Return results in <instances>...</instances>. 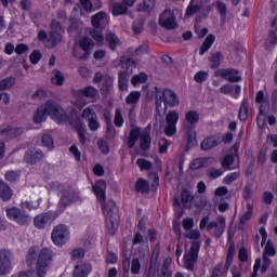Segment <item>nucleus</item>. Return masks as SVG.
<instances>
[{
  "label": "nucleus",
  "mask_w": 277,
  "mask_h": 277,
  "mask_svg": "<svg viewBox=\"0 0 277 277\" xmlns=\"http://www.w3.org/2000/svg\"><path fill=\"white\" fill-rule=\"evenodd\" d=\"M107 186L105 181L101 180L93 186V192L98 200L102 202L103 213L106 220V228L108 234L111 236L118 233V222L120 220V214H118V207L115 201H108L105 203V190Z\"/></svg>",
  "instance_id": "1"
},
{
  "label": "nucleus",
  "mask_w": 277,
  "mask_h": 277,
  "mask_svg": "<svg viewBox=\"0 0 277 277\" xmlns=\"http://www.w3.org/2000/svg\"><path fill=\"white\" fill-rule=\"evenodd\" d=\"M53 256L55 254L49 248H43L40 250L38 246L30 247L26 253V265L28 267H35L38 277L47 276L49 272V265L53 263Z\"/></svg>",
  "instance_id": "2"
},
{
  "label": "nucleus",
  "mask_w": 277,
  "mask_h": 277,
  "mask_svg": "<svg viewBox=\"0 0 277 277\" xmlns=\"http://www.w3.org/2000/svg\"><path fill=\"white\" fill-rule=\"evenodd\" d=\"M200 230L207 229V233L215 239H220L226 230V217L219 215L215 221L209 222V216H203L199 224Z\"/></svg>",
  "instance_id": "3"
},
{
  "label": "nucleus",
  "mask_w": 277,
  "mask_h": 277,
  "mask_svg": "<svg viewBox=\"0 0 277 277\" xmlns=\"http://www.w3.org/2000/svg\"><path fill=\"white\" fill-rule=\"evenodd\" d=\"M121 66L126 71H120L118 75L119 90L127 92L129 90V79L133 74V69L137 67L133 58H122Z\"/></svg>",
  "instance_id": "4"
},
{
  "label": "nucleus",
  "mask_w": 277,
  "mask_h": 277,
  "mask_svg": "<svg viewBox=\"0 0 277 277\" xmlns=\"http://www.w3.org/2000/svg\"><path fill=\"white\" fill-rule=\"evenodd\" d=\"M181 16H183V12L177 8L173 10L167 9L160 13L158 23L160 27H163L164 29H176V27H179L176 18H181Z\"/></svg>",
  "instance_id": "5"
},
{
  "label": "nucleus",
  "mask_w": 277,
  "mask_h": 277,
  "mask_svg": "<svg viewBox=\"0 0 277 277\" xmlns=\"http://www.w3.org/2000/svg\"><path fill=\"white\" fill-rule=\"evenodd\" d=\"M42 108L45 114H48V116H52L53 120L58 122V124H62V122H68V115L66 114V110L56 102L48 101L45 105H42Z\"/></svg>",
  "instance_id": "6"
},
{
  "label": "nucleus",
  "mask_w": 277,
  "mask_h": 277,
  "mask_svg": "<svg viewBox=\"0 0 277 277\" xmlns=\"http://www.w3.org/2000/svg\"><path fill=\"white\" fill-rule=\"evenodd\" d=\"M156 98H159L156 101L157 107L161 106V103H164L166 107H176L181 104L176 93L170 89H164L163 92H161L156 88Z\"/></svg>",
  "instance_id": "7"
},
{
  "label": "nucleus",
  "mask_w": 277,
  "mask_h": 277,
  "mask_svg": "<svg viewBox=\"0 0 277 277\" xmlns=\"http://www.w3.org/2000/svg\"><path fill=\"white\" fill-rule=\"evenodd\" d=\"M6 215L9 220H13V222H16L19 226H27V224L31 223V216L29 213L17 207L8 208Z\"/></svg>",
  "instance_id": "8"
},
{
  "label": "nucleus",
  "mask_w": 277,
  "mask_h": 277,
  "mask_svg": "<svg viewBox=\"0 0 277 277\" xmlns=\"http://www.w3.org/2000/svg\"><path fill=\"white\" fill-rule=\"evenodd\" d=\"M200 252V241L195 240L192 243L189 253L184 255V267L188 272H194V265L198 262V254Z\"/></svg>",
  "instance_id": "9"
},
{
  "label": "nucleus",
  "mask_w": 277,
  "mask_h": 277,
  "mask_svg": "<svg viewBox=\"0 0 277 277\" xmlns=\"http://www.w3.org/2000/svg\"><path fill=\"white\" fill-rule=\"evenodd\" d=\"M61 199L58 201L60 211H66L67 207H70L72 202L79 200V194L71 188H64L60 192Z\"/></svg>",
  "instance_id": "10"
},
{
  "label": "nucleus",
  "mask_w": 277,
  "mask_h": 277,
  "mask_svg": "<svg viewBox=\"0 0 277 277\" xmlns=\"http://www.w3.org/2000/svg\"><path fill=\"white\" fill-rule=\"evenodd\" d=\"M234 256H235V245H230L227 251L225 264L219 263L212 272V277H220V276H224V274H227L230 265H233Z\"/></svg>",
  "instance_id": "11"
},
{
  "label": "nucleus",
  "mask_w": 277,
  "mask_h": 277,
  "mask_svg": "<svg viewBox=\"0 0 277 277\" xmlns=\"http://www.w3.org/2000/svg\"><path fill=\"white\" fill-rule=\"evenodd\" d=\"M179 123V113L176 110H170L166 116V126L163 133L167 137H174L176 133V124Z\"/></svg>",
  "instance_id": "12"
},
{
  "label": "nucleus",
  "mask_w": 277,
  "mask_h": 277,
  "mask_svg": "<svg viewBox=\"0 0 277 277\" xmlns=\"http://www.w3.org/2000/svg\"><path fill=\"white\" fill-rule=\"evenodd\" d=\"M70 233L68 232V227L66 225H57L52 230V241L55 246H64L66 241H68Z\"/></svg>",
  "instance_id": "13"
},
{
  "label": "nucleus",
  "mask_w": 277,
  "mask_h": 277,
  "mask_svg": "<svg viewBox=\"0 0 277 277\" xmlns=\"http://www.w3.org/2000/svg\"><path fill=\"white\" fill-rule=\"evenodd\" d=\"M12 269V251L6 249L0 250V276H5L10 274Z\"/></svg>",
  "instance_id": "14"
},
{
  "label": "nucleus",
  "mask_w": 277,
  "mask_h": 277,
  "mask_svg": "<svg viewBox=\"0 0 277 277\" xmlns=\"http://www.w3.org/2000/svg\"><path fill=\"white\" fill-rule=\"evenodd\" d=\"M194 194L189 189H182L181 200L179 198H174L173 207H181L183 205L184 209H192V205L194 202Z\"/></svg>",
  "instance_id": "15"
},
{
  "label": "nucleus",
  "mask_w": 277,
  "mask_h": 277,
  "mask_svg": "<svg viewBox=\"0 0 277 277\" xmlns=\"http://www.w3.org/2000/svg\"><path fill=\"white\" fill-rule=\"evenodd\" d=\"M215 77H223L229 83H239L241 81V76H239V70L234 68L219 69L215 71Z\"/></svg>",
  "instance_id": "16"
},
{
  "label": "nucleus",
  "mask_w": 277,
  "mask_h": 277,
  "mask_svg": "<svg viewBox=\"0 0 277 277\" xmlns=\"http://www.w3.org/2000/svg\"><path fill=\"white\" fill-rule=\"evenodd\" d=\"M43 159L44 151L42 149L30 148L24 155V161L29 163V166H36V163H40Z\"/></svg>",
  "instance_id": "17"
},
{
  "label": "nucleus",
  "mask_w": 277,
  "mask_h": 277,
  "mask_svg": "<svg viewBox=\"0 0 277 277\" xmlns=\"http://www.w3.org/2000/svg\"><path fill=\"white\" fill-rule=\"evenodd\" d=\"M51 222H53V213L51 212H43L34 217V226L39 230L47 228V224H51Z\"/></svg>",
  "instance_id": "18"
},
{
  "label": "nucleus",
  "mask_w": 277,
  "mask_h": 277,
  "mask_svg": "<svg viewBox=\"0 0 277 277\" xmlns=\"http://www.w3.org/2000/svg\"><path fill=\"white\" fill-rule=\"evenodd\" d=\"M220 92L222 94L229 95L235 98H239V94H241V85L239 84L233 85L230 83H226L220 88Z\"/></svg>",
  "instance_id": "19"
},
{
  "label": "nucleus",
  "mask_w": 277,
  "mask_h": 277,
  "mask_svg": "<svg viewBox=\"0 0 277 277\" xmlns=\"http://www.w3.org/2000/svg\"><path fill=\"white\" fill-rule=\"evenodd\" d=\"M92 272V265L88 263L78 264L75 266L72 277H88Z\"/></svg>",
  "instance_id": "20"
},
{
  "label": "nucleus",
  "mask_w": 277,
  "mask_h": 277,
  "mask_svg": "<svg viewBox=\"0 0 277 277\" xmlns=\"http://www.w3.org/2000/svg\"><path fill=\"white\" fill-rule=\"evenodd\" d=\"M12 196H14V192L10 188L8 183L0 180V198L3 202H9L12 200Z\"/></svg>",
  "instance_id": "21"
},
{
  "label": "nucleus",
  "mask_w": 277,
  "mask_h": 277,
  "mask_svg": "<svg viewBox=\"0 0 277 277\" xmlns=\"http://www.w3.org/2000/svg\"><path fill=\"white\" fill-rule=\"evenodd\" d=\"M111 8H113L111 9L113 16H122L129 10V5L126 4L124 0L121 2L113 1Z\"/></svg>",
  "instance_id": "22"
},
{
  "label": "nucleus",
  "mask_w": 277,
  "mask_h": 277,
  "mask_svg": "<svg viewBox=\"0 0 277 277\" xmlns=\"http://www.w3.org/2000/svg\"><path fill=\"white\" fill-rule=\"evenodd\" d=\"M105 18H107V13H105L104 11L94 14L93 16H91L92 26L95 29H103V23H105Z\"/></svg>",
  "instance_id": "23"
},
{
  "label": "nucleus",
  "mask_w": 277,
  "mask_h": 277,
  "mask_svg": "<svg viewBox=\"0 0 277 277\" xmlns=\"http://www.w3.org/2000/svg\"><path fill=\"white\" fill-rule=\"evenodd\" d=\"M24 131L25 130L23 128H12L9 126L1 130L0 133L1 135H6V137L14 138L23 135Z\"/></svg>",
  "instance_id": "24"
},
{
  "label": "nucleus",
  "mask_w": 277,
  "mask_h": 277,
  "mask_svg": "<svg viewBox=\"0 0 277 277\" xmlns=\"http://www.w3.org/2000/svg\"><path fill=\"white\" fill-rule=\"evenodd\" d=\"M215 146H220V141L214 136L203 138L200 144L201 150H211V148H215Z\"/></svg>",
  "instance_id": "25"
},
{
  "label": "nucleus",
  "mask_w": 277,
  "mask_h": 277,
  "mask_svg": "<svg viewBox=\"0 0 277 277\" xmlns=\"http://www.w3.org/2000/svg\"><path fill=\"white\" fill-rule=\"evenodd\" d=\"M248 109H250V102L248 101V97H245L240 104L238 118L242 122H246L248 120Z\"/></svg>",
  "instance_id": "26"
},
{
  "label": "nucleus",
  "mask_w": 277,
  "mask_h": 277,
  "mask_svg": "<svg viewBox=\"0 0 277 277\" xmlns=\"http://www.w3.org/2000/svg\"><path fill=\"white\" fill-rule=\"evenodd\" d=\"M106 42L110 51H116V49H118V47L120 45V39L117 37L116 34L111 31H108L106 34Z\"/></svg>",
  "instance_id": "27"
},
{
  "label": "nucleus",
  "mask_w": 277,
  "mask_h": 277,
  "mask_svg": "<svg viewBox=\"0 0 277 277\" xmlns=\"http://www.w3.org/2000/svg\"><path fill=\"white\" fill-rule=\"evenodd\" d=\"M60 42H62V32L51 31L50 38L48 39V42H47L48 49H55V47H57Z\"/></svg>",
  "instance_id": "28"
},
{
  "label": "nucleus",
  "mask_w": 277,
  "mask_h": 277,
  "mask_svg": "<svg viewBox=\"0 0 277 277\" xmlns=\"http://www.w3.org/2000/svg\"><path fill=\"white\" fill-rule=\"evenodd\" d=\"M16 85V78L10 76L0 80V92L12 90Z\"/></svg>",
  "instance_id": "29"
},
{
  "label": "nucleus",
  "mask_w": 277,
  "mask_h": 277,
  "mask_svg": "<svg viewBox=\"0 0 277 277\" xmlns=\"http://www.w3.org/2000/svg\"><path fill=\"white\" fill-rule=\"evenodd\" d=\"M214 42H215V35H213V34L208 35L207 38L205 39L203 43L200 47L199 55H203L205 53H207V51H209V49H211V47H213Z\"/></svg>",
  "instance_id": "30"
},
{
  "label": "nucleus",
  "mask_w": 277,
  "mask_h": 277,
  "mask_svg": "<svg viewBox=\"0 0 277 277\" xmlns=\"http://www.w3.org/2000/svg\"><path fill=\"white\" fill-rule=\"evenodd\" d=\"M134 189L138 194H148V192L150 190V185L146 180L138 179L135 183Z\"/></svg>",
  "instance_id": "31"
},
{
  "label": "nucleus",
  "mask_w": 277,
  "mask_h": 277,
  "mask_svg": "<svg viewBox=\"0 0 277 277\" xmlns=\"http://www.w3.org/2000/svg\"><path fill=\"white\" fill-rule=\"evenodd\" d=\"M140 144L142 150H148V148H150L151 138L150 133L148 131H144L141 133Z\"/></svg>",
  "instance_id": "32"
},
{
  "label": "nucleus",
  "mask_w": 277,
  "mask_h": 277,
  "mask_svg": "<svg viewBox=\"0 0 277 277\" xmlns=\"http://www.w3.org/2000/svg\"><path fill=\"white\" fill-rule=\"evenodd\" d=\"M185 120L188 122V124H190V127H194L200 121V114H198L196 110H189L185 115Z\"/></svg>",
  "instance_id": "33"
},
{
  "label": "nucleus",
  "mask_w": 277,
  "mask_h": 277,
  "mask_svg": "<svg viewBox=\"0 0 277 277\" xmlns=\"http://www.w3.org/2000/svg\"><path fill=\"white\" fill-rule=\"evenodd\" d=\"M64 74H62V71L54 69L52 71V78H51V82L53 83V85H64Z\"/></svg>",
  "instance_id": "34"
},
{
  "label": "nucleus",
  "mask_w": 277,
  "mask_h": 277,
  "mask_svg": "<svg viewBox=\"0 0 277 277\" xmlns=\"http://www.w3.org/2000/svg\"><path fill=\"white\" fill-rule=\"evenodd\" d=\"M78 47H80V49L84 53H90V51H92V49H94V41H92V39H90V38H83L82 40H80Z\"/></svg>",
  "instance_id": "35"
},
{
  "label": "nucleus",
  "mask_w": 277,
  "mask_h": 277,
  "mask_svg": "<svg viewBox=\"0 0 277 277\" xmlns=\"http://www.w3.org/2000/svg\"><path fill=\"white\" fill-rule=\"evenodd\" d=\"M90 36L97 42V44H103L105 36H103V28H93L90 31Z\"/></svg>",
  "instance_id": "36"
},
{
  "label": "nucleus",
  "mask_w": 277,
  "mask_h": 277,
  "mask_svg": "<svg viewBox=\"0 0 277 277\" xmlns=\"http://www.w3.org/2000/svg\"><path fill=\"white\" fill-rule=\"evenodd\" d=\"M233 163H235V156L230 154L226 155L221 161V166L224 170H235V167H232Z\"/></svg>",
  "instance_id": "37"
},
{
  "label": "nucleus",
  "mask_w": 277,
  "mask_h": 277,
  "mask_svg": "<svg viewBox=\"0 0 277 277\" xmlns=\"http://www.w3.org/2000/svg\"><path fill=\"white\" fill-rule=\"evenodd\" d=\"M48 113L44 110L42 106L37 109V113L34 115V122L36 124H40V122H44L47 120Z\"/></svg>",
  "instance_id": "38"
},
{
  "label": "nucleus",
  "mask_w": 277,
  "mask_h": 277,
  "mask_svg": "<svg viewBox=\"0 0 277 277\" xmlns=\"http://www.w3.org/2000/svg\"><path fill=\"white\" fill-rule=\"evenodd\" d=\"M81 116L87 122L98 118V115H96V111L92 107L84 108Z\"/></svg>",
  "instance_id": "39"
},
{
  "label": "nucleus",
  "mask_w": 277,
  "mask_h": 277,
  "mask_svg": "<svg viewBox=\"0 0 277 277\" xmlns=\"http://www.w3.org/2000/svg\"><path fill=\"white\" fill-rule=\"evenodd\" d=\"M141 97H142V93L140 91H132L126 97V103H127V105H136V103H138Z\"/></svg>",
  "instance_id": "40"
},
{
  "label": "nucleus",
  "mask_w": 277,
  "mask_h": 277,
  "mask_svg": "<svg viewBox=\"0 0 277 277\" xmlns=\"http://www.w3.org/2000/svg\"><path fill=\"white\" fill-rule=\"evenodd\" d=\"M222 60H224V55H222L221 52H215L214 54H212L210 68H220Z\"/></svg>",
  "instance_id": "41"
},
{
  "label": "nucleus",
  "mask_w": 277,
  "mask_h": 277,
  "mask_svg": "<svg viewBox=\"0 0 277 277\" xmlns=\"http://www.w3.org/2000/svg\"><path fill=\"white\" fill-rule=\"evenodd\" d=\"M148 81V76L144 72H141L138 75H135L131 79L132 85H140V83H146Z\"/></svg>",
  "instance_id": "42"
},
{
  "label": "nucleus",
  "mask_w": 277,
  "mask_h": 277,
  "mask_svg": "<svg viewBox=\"0 0 277 277\" xmlns=\"http://www.w3.org/2000/svg\"><path fill=\"white\" fill-rule=\"evenodd\" d=\"M136 166H138L140 170L144 172V170L148 171L153 169V162L150 160H146L144 158H138L136 160Z\"/></svg>",
  "instance_id": "43"
},
{
  "label": "nucleus",
  "mask_w": 277,
  "mask_h": 277,
  "mask_svg": "<svg viewBox=\"0 0 277 277\" xmlns=\"http://www.w3.org/2000/svg\"><path fill=\"white\" fill-rule=\"evenodd\" d=\"M80 92L85 96V98H94L96 94H98V90L92 85L82 89Z\"/></svg>",
  "instance_id": "44"
},
{
  "label": "nucleus",
  "mask_w": 277,
  "mask_h": 277,
  "mask_svg": "<svg viewBox=\"0 0 277 277\" xmlns=\"http://www.w3.org/2000/svg\"><path fill=\"white\" fill-rule=\"evenodd\" d=\"M40 202H42V198H39L35 205L31 201H22L21 207L28 209V211H36V209H40Z\"/></svg>",
  "instance_id": "45"
},
{
  "label": "nucleus",
  "mask_w": 277,
  "mask_h": 277,
  "mask_svg": "<svg viewBox=\"0 0 277 277\" xmlns=\"http://www.w3.org/2000/svg\"><path fill=\"white\" fill-rule=\"evenodd\" d=\"M253 207L252 203L247 202V212L240 217V224H246L249 220H252Z\"/></svg>",
  "instance_id": "46"
},
{
  "label": "nucleus",
  "mask_w": 277,
  "mask_h": 277,
  "mask_svg": "<svg viewBox=\"0 0 277 277\" xmlns=\"http://www.w3.org/2000/svg\"><path fill=\"white\" fill-rule=\"evenodd\" d=\"M4 177L9 183H16L21 179V171H6Z\"/></svg>",
  "instance_id": "47"
},
{
  "label": "nucleus",
  "mask_w": 277,
  "mask_h": 277,
  "mask_svg": "<svg viewBox=\"0 0 277 277\" xmlns=\"http://www.w3.org/2000/svg\"><path fill=\"white\" fill-rule=\"evenodd\" d=\"M114 123L118 129L124 124V118L122 117V110L120 108H117L115 111Z\"/></svg>",
  "instance_id": "48"
},
{
  "label": "nucleus",
  "mask_w": 277,
  "mask_h": 277,
  "mask_svg": "<svg viewBox=\"0 0 277 277\" xmlns=\"http://www.w3.org/2000/svg\"><path fill=\"white\" fill-rule=\"evenodd\" d=\"M74 57L78 60H88L90 57V52H84L79 45L74 48Z\"/></svg>",
  "instance_id": "49"
},
{
  "label": "nucleus",
  "mask_w": 277,
  "mask_h": 277,
  "mask_svg": "<svg viewBox=\"0 0 277 277\" xmlns=\"http://www.w3.org/2000/svg\"><path fill=\"white\" fill-rule=\"evenodd\" d=\"M264 256H276V249L274 248V242L272 240H267L266 246L263 252Z\"/></svg>",
  "instance_id": "50"
},
{
  "label": "nucleus",
  "mask_w": 277,
  "mask_h": 277,
  "mask_svg": "<svg viewBox=\"0 0 277 277\" xmlns=\"http://www.w3.org/2000/svg\"><path fill=\"white\" fill-rule=\"evenodd\" d=\"M41 142L43 146H45V148H49V150H53L54 142L53 137L50 134H43V136L41 137Z\"/></svg>",
  "instance_id": "51"
},
{
  "label": "nucleus",
  "mask_w": 277,
  "mask_h": 277,
  "mask_svg": "<svg viewBox=\"0 0 277 277\" xmlns=\"http://www.w3.org/2000/svg\"><path fill=\"white\" fill-rule=\"evenodd\" d=\"M237 179H239V172H233V173L227 174L223 179V183H224V185H232L233 183H235V181H237Z\"/></svg>",
  "instance_id": "52"
},
{
  "label": "nucleus",
  "mask_w": 277,
  "mask_h": 277,
  "mask_svg": "<svg viewBox=\"0 0 277 277\" xmlns=\"http://www.w3.org/2000/svg\"><path fill=\"white\" fill-rule=\"evenodd\" d=\"M193 3L194 0H192L189 5L187 6L185 16H194L195 14H198V12L200 11V6Z\"/></svg>",
  "instance_id": "53"
},
{
  "label": "nucleus",
  "mask_w": 277,
  "mask_h": 277,
  "mask_svg": "<svg viewBox=\"0 0 277 277\" xmlns=\"http://www.w3.org/2000/svg\"><path fill=\"white\" fill-rule=\"evenodd\" d=\"M207 174L209 179H212L214 181L215 179H220L224 174V171L222 169H209L207 171Z\"/></svg>",
  "instance_id": "54"
},
{
  "label": "nucleus",
  "mask_w": 277,
  "mask_h": 277,
  "mask_svg": "<svg viewBox=\"0 0 277 277\" xmlns=\"http://www.w3.org/2000/svg\"><path fill=\"white\" fill-rule=\"evenodd\" d=\"M88 127L90 131L96 133V131L101 129V122L98 121V117H95V119H91V121H88Z\"/></svg>",
  "instance_id": "55"
},
{
  "label": "nucleus",
  "mask_w": 277,
  "mask_h": 277,
  "mask_svg": "<svg viewBox=\"0 0 277 277\" xmlns=\"http://www.w3.org/2000/svg\"><path fill=\"white\" fill-rule=\"evenodd\" d=\"M150 10H153V0L137 4V12H150Z\"/></svg>",
  "instance_id": "56"
},
{
  "label": "nucleus",
  "mask_w": 277,
  "mask_h": 277,
  "mask_svg": "<svg viewBox=\"0 0 277 277\" xmlns=\"http://www.w3.org/2000/svg\"><path fill=\"white\" fill-rule=\"evenodd\" d=\"M194 79L197 83H203V81H207L209 79V72L207 71H198L195 76Z\"/></svg>",
  "instance_id": "57"
},
{
  "label": "nucleus",
  "mask_w": 277,
  "mask_h": 277,
  "mask_svg": "<svg viewBox=\"0 0 277 277\" xmlns=\"http://www.w3.org/2000/svg\"><path fill=\"white\" fill-rule=\"evenodd\" d=\"M140 269H142V264L140 263V259L134 258L131 262V272L132 274H140Z\"/></svg>",
  "instance_id": "58"
},
{
  "label": "nucleus",
  "mask_w": 277,
  "mask_h": 277,
  "mask_svg": "<svg viewBox=\"0 0 277 277\" xmlns=\"http://www.w3.org/2000/svg\"><path fill=\"white\" fill-rule=\"evenodd\" d=\"M97 146L104 155L109 154V145L107 144V142H105V140L103 138L97 140Z\"/></svg>",
  "instance_id": "59"
},
{
  "label": "nucleus",
  "mask_w": 277,
  "mask_h": 277,
  "mask_svg": "<svg viewBox=\"0 0 277 277\" xmlns=\"http://www.w3.org/2000/svg\"><path fill=\"white\" fill-rule=\"evenodd\" d=\"M29 60L32 64H38L42 60V53L40 51L35 50L31 52Z\"/></svg>",
  "instance_id": "60"
},
{
  "label": "nucleus",
  "mask_w": 277,
  "mask_h": 277,
  "mask_svg": "<svg viewBox=\"0 0 277 277\" xmlns=\"http://www.w3.org/2000/svg\"><path fill=\"white\" fill-rule=\"evenodd\" d=\"M262 202H264V205H272V202H274V194H272V192H264Z\"/></svg>",
  "instance_id": "61"
},
{
  "label": "nucleus",
  "mask_w": 277,
  "mask_h": 277,
  "mask_svg": "<svg viewBox=\"0 0 277 277\" xmlns=\"http://www.w3.org/2000/svg\"><path fill=\"white\" fill-rule=\"evenodd\" d=\"M29 51V45L25 43H18L15 48V53L17 55H23V53H27Z\"/></svg>",
  "instance_id": "62"
},
{
  "label": "nucleus",
  "mask_w": 277,
  "mask_h": 277,
  "mask_svg": "<svg viewBox=\"0 0 277 277\" xmlns=\"http://www.w3.org/2000/svg\"><path fill=\"white\" fill-rule=\"evenodd\" d=\"M80 3L85 12H93L94 5L92 3V0H80Z\"/></svg>",
  "instance_id": "63"
},
{
  "label": "nucleus",
  "mask_w": 277,
  "mask_h": 277,
  "mask_svg": "<svg viewBox=\"0 0 277 277\" xmlns=\"http://www.w3.org/2000/svg\"><path fill=\"white\" fill-rule=\"evenodd\" d=\"M77 133H78V137H79V142L80 144H85V129L80 127V128H77Z\"/></svg>",
  "instance_id": "64"
}]
</instances>
